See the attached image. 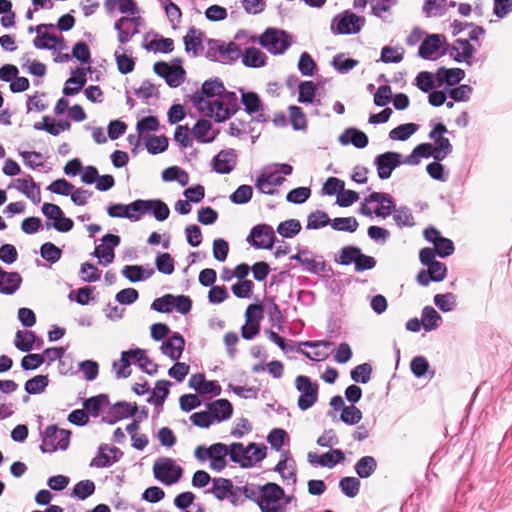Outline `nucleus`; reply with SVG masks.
I'll return each mask as SVG.
<instances>
[{
    "label": "nucleus",
    "instance_id": "f03ea898",
    "mask_svg": "<svg viewBox=\"0 0 512 512\" xmlns=\"http://www.w3.org/2000/svg\"><path fill=\"white\" fill-rule=\"evenodd\" d=\"M192 102L202 115L214 118L217 122L225 121L234 111V104H228L224 98H211L202 92L196 93Z\"/></svg>",
    "mask_w": 512,
    "mask_h": 512
},
{
    "label": "nucleus",
    "instance_id": "20e7f679",
    "mask_svg": "<svg viewBox=\"0 0 512 512\" xmlns=\"http://www.w3.org/2000/svg\"><path fill=\"white\" fill-rule=\"evenodd\" d=\"M266 456V447L255 443L247 446L242 443L230 445V459L242 467H251L263 460Z\"/></svg>",
    "mask_w": 512,
    "mask_h": 512
},
{
    "label": "nucleus",
    "instance_id": "a211bd4d",
    "mask_svg": "<svg viewBox=\"0 0 512 512\" xmlns=\"http://www.w3.org/2000/svg\"><path fill=\"white\" fill-rule=\"evenodd\" d=\"M446 132V126L439 123L434 127V129L429 134V137L434 142L432 145L436 150L437 161L444 160L452 152V145L449 139L444 136Z\"/></svg>",
    "mask_w": 512,
    "mask_h": 512
},
{
    "label": "nucleus",
    "instance_id": "393cba45",
    "mask_svg": "<svg viewBox=\"0 0 512 512\" xmlns=\"http://www.w3.org/2000/svg\"><path fill=\"white\" fill-rule=\"evenodd\" d=\"M88 68H76L71 72V77L66 81L63 93L66 96L76 95L81 91L87 81V72H90Z\"/></svg>",
    "mask_w": 512,
    "mask_h": 512
},
{
    "label": "nucleus",
    "instance_id": "6e6d98bb",
    "mask_svg": "<svg viewBox=\"0 0 512 512\" xmlns=\"http://www.w3.org/2000/svg\"><path fill=\"white\" fill-rule=\"evenodd\" d=\"M219 60L223 63L231 62L241 55L240 48L234 42L219 46Z\"/></svg>",
    "mask_w": 512,
    "mask_h": 512
},
{
    "label": "nucleus",
    "instance_id": "338daca9",
    "mask_svg": "<svg viewBox=\"0 0 512 512\" xmlns=\"http://www.w3.org/2000/svg\"><path fill=\"white\" fill-rule=\"evenodd\" d=\"M360 249L355 246H347L342 248L335 258V261L342 265H349L355 263Z\"/></svg>",
    "mask_w": 512,
    "mask_h": 512
},
{
    "label": "nucleus",
    "instance_id": "e433bc0d",
    "mask_svg": "<svg viewBox=\"0 0 512 512\" xmlns=\"http://www.w3.org/2000/svg\"><path fill=\"white\" fill-rule=\"evenodd\" d=\"M195 139L202 143L212 142L217 135V131L212 129V125L207 120H199L192 129Z\"/></svg>",
    "mask_w": 512,
    "mask_h": 512
},
{
    "label": "nucleus",
    "instance_id": "2f4dec72",
    "mask_svg": "<svg viewBox=\"0 0 512 512\" xmlns=\"http://www.w3.org/2000/svg\"><path fill=\"white\" fill-rule=\"evenodd\" d=\"M208 409L215 422H222L231 418L232 404L226 399H218L208 405Z\"/></svg>",
    "mask_w": 512,
    "mask_h": 512
},
{
    "label": "nucleus",
    "instance_id": "f257e3e1",
    "mask_svg": "<svg viewBox=\"0 0 512 512\" xmlns=\"http://www.w3.org/2000/svg\"><path fill=\"white\" fill-rule=\"evenodd\" d=\"M247 497H256L262 512H284L289 499L285 497L283 489L275 483H267L257 488V492L245 488Z\"/></svg>",
    "mask_w": 512,
    "mask_h": 512
},
{
    "label": "nucleus",
    "instance_id": "c03bdc74",
    "mask_svg": "<svg viewBox=\"0 0 512 512\" xmlns=\"http://www.w3.org/2000/svg\"><path fill=\"white\" fill-rule=\"evenodd\" d=\"M258 305H249L245 316H246V324L242 327V336L245 339H252L259 332V322L256 319L251 318V312L258 311Z\"/></svg>",
    "mask_w": 512,
    "mask_h": 512
},
{
    "label": "nucleus",
    "instance_id": "864d4df0",
    "mask_svg": "<svg viewBox=\"0 0 512 512\" xmlns=\"http://www.w3.org/2000/svg\"><path fill=\"white\" fill-rule=\"evenodd\" d=\"M363 414L355 405H348L342 408L340 420L347 425H356L362 420Z\"/></svg>",
    "mask_w": 512,
    "mask_h": 512
},
{
    "label": "nucleus",
    "instance_id": "79ce46f5",
    "mask_svg": "<svg viewBox=\"0 0 512 512\" xmlns=\"http://www.w3.org/2000/svg\"><path fill=\"white\" fill-rule=\"evenodd\" d=\"M465 76V72L460 68H440L436 73L439 82L453 86L459 83Z\"/></svg>",
    "mask_w": 512,
    "mask_h": 512
},
{
    "label": "nucleus",
    "instance_id": "cd10ccee",
    "mask_svg": "<svg viewBox=\"0 0 512 512\" xmlns=\"http://www.w3.org/2000/svg\"><path fill=\"white\" fill-rule=\"evenodd\" d=\"M189 386L200 394L217 396L221 393V387L217 381H208L203 374H194L189 379Z\"/></svg>",
    "mask_w": 512,
    "mask_h": 512
},
{
    "label": "nucleus",
    "instance_id": "7ed1b4c3",
    "mask_svg": "<svg viewBox=\"0 0 512 512\" xmlns=\"http://www.w3.org/2000/svg\"><path fill=\"white\" fill-rule=\"evenodd\" d=\"M292 166L289 164H273L265 167L255 181L256 188L264 194H274L277 187L283 184V175H290Z\"/></svg>",
    "mask_w": 512,
    "mask_h": 512
},
{
    "label": "nucleus",
    "instance_id": "f3484780",
    "mask_svg": "<svg viewBox=\"0 0 512 512\" xmlns=\"http://www.w3.org/2000/svg\"><path fill=\"white\" fill-rule=\"evenodd\" d=\"M154 71L157 75L164 78L171 87L180 86L185 79V71L180 65L157 62L154 64Z\"/></svg>",
    "mask_w": 512,
    "mask_h": 512
},
{
    "label": "nucleus",
    "instance_id": "f8f14e48",
    "mask_svg": "<svg viewBox=\"0 0 512 512\" xmlns=\"http://www.w3.org/2000/svg\"><path fill=\"white\" fill-rule=\"evenodd\" d=\"M364 23L365 19L363 17L345 12L333 19L331 30L337 34H356L361 30Z\"/></svg>",
    "mask_w": 512,
    "mask_h": 512
},
{
    "label": "nucleus",
    "instance_id": "603ef678",
    "mask_svg": "<svg viewBox=\"0 0 512 512\" xmlns=\"http://www.w3.org/2000/svg\"><path fill=\"white\" fill-rule=\"evenodd\" d=\"M147 213H152L158 221L169 217V207L161 200H147Z\"/></svg>",
    "mask_w": 512,
    "mask_h": 512
},
{
    "label": "nucleus",
    "instance_id": "69168bd1",
    "mask_svg": "<svg viewBox=\"0 0 512 512\" xmlns=\"http://www.w3.org/2000/svg\"><path fill=\"white\" fill-rule=\"evenodd\" d=\"M169 385L166 380L158 381L148 401L156 406H161L169 393Z\"/></svg>",
    "mask_w": 512,
    "mask_h": 512
},
{
    "label": "nucleus",
    "instance_id": "e2e57ef3",
    "mask_svg": "<svg viewBox=\"0 0 512 512\" xmlns=\"http://www.w3.org/2000/svg\"><path fill=\"white\" fill-rule=\"evenodd\" d=\"M301 230V224L296 219H289L281 222L277 227V232L286 238H292Z\"/></svg>",
    "mask_w": 512,
    "mask_h": 512
},
{
    "label": "nucleus",
    "instance_id": "4c0bfd02",
    "mask_svg": "<svg viewBox=\"0 0 512 512\" xmlns=\"http://www.w3.org/2000/svg\"><path fill=\"white\" fill-rule=\"evenodd\" d=\"M122 274L131 282L142 281L150 278L154 274L153 268H144L138 265H126L122 269Z\"/></svg>",
    "mask_w": 512,
    "mask_h": 512
},
{
    "label": "nucleus",
    "instance_id": "bf43d9fd",
    "mask_svg": "<svg viewBox=\"0 0 512 512\" xmlns=\"http://www.w3.org/2000/svg\"><path fill=\"white\" fill-rule=\"evenodd\" d=\"M185 49L188 53L192 52L194 55L201 47L202 33L194 28H191L184 37Z\"/></svg>",
    "mask_w": 512,
    "mask_h": 512
},
{
    "label": "nucleus",
    "instance_id": "bb28decb",
    "mask_svg": "<svg viewBox=\"0 0 512 512\" xmlns=\"http://www.w3.org/2000/svg\"><path fill=\"white\" fill-rule=\"evenodd\" d=\"M13 187L24 194L33 203L38 204L41 201V192L38 185L34 182L31 176L16 179Z\"/></svg>",
    "mask_w": 512,
    "mask_h": 512
},
{
    "label": "nucleus",
    "instance_id": "ddd939ff",
    "mask_svg": "<svg viewBox=\"0 0 512 512\" xmlns=\"http://www.w3.org/2000/svg\"><path fill=\"white\" fill-rule=\"evenodd\" d=\"M260 44L272 54H282L289 46L288 35L277 29H268L261 37Z\"/></svg>",
    "mask_w": 512,
    "mask_h": 512
},
{
    "label": "nucleus",
    "instance_id": "0e129e2a",
    "mask_svg": "<svg viewBox=\"0 0 512 512\" xmlns=\"http://www.w3.org/2000/svg\"><path fill=\"white\" fill-rule=\"evenodd\" d=\"M289 118H290L292 127L295 130H305L307 128L306 116L300 107L294 106V105L290 106L289 107Z\"/></svg>",
    "mask_w": 512,
    "mask_h": 512
},
{
    "label": "nucleus",
    "instance_id": "6ab92c4d",
    "mask_svg": "<svg viewBox=\"0 0 512 512\" xmlns=\"http://www.w3.org/2000/svg\"><path fill=\"white\" fill-rule=\"evenodd\" d=\"M424 237L427 241L434 244L435 252L438 256L445 258L454 252L453 242L448 238L442 237L437 229L433 227L425 229Z\"/></svg>",
    "mask_w": 512,
    "mask_h": 512
},
{
    "label": "nucleus",
    "instance_id": "58836bf2",
    "mask_svg": "<svg viewBox=\"0 0 512 512\" xmlns=\"http://www.w3.org/2000/svg\"><path fill=\"white\" fill-rule=\"evenodd\" d=\"M421 321L425 331L436 330L442 323L441 315L432 307L425 306L422 309Z\"/></svg>",
    "mask_w": 512,
    "mask_h": 512
},
{
    "label": "nucleus",
    "instance_id": "680f3d73",
    "mask_svg": "<svg viewBox=\"0 0 512 512\" xmlns=\"http://www.w3.org/2000/svg\"><path fill=\"white\" fill-rule=\"evenodd\" d=\"M134 363H137L141 370L150 375L157 371V365L146 356L142 349H134Z\"/></svg>",
    "mask_w": 512,
    "mask_h": 512
},
{
    "label": "nucleus",
    "instance_id": "4be33fe9",
    "mask_svg": "<svg viewBox=\"0 0 512 512\" xmlns=\"http://www.w3.org/2000/svg\"><path fill=\"white\" fill-rule=\"evenodd\" d=\"M344 458V453L339 449H333L321 455L315 452H309L307 454L308 462L311 465L328 468L334 467L337 463L343 461Z\"/></svg>",
    "mask_w": 512,
    "mask_h": 512
},
{
    "label": "nucleus",
    "instance_id": "052dcab7",
    "mask_svg": "<svg viewBox=\"0 0 512 512\" xmlns=\"http://www.w3.org/2000/svg\"><path fill=\"white\" fill-rule=\"evenodd\" d=\"M276 471L279 472L284 479L295 481V463L294 460L287 455H284V458L278 462Z\"/></svg>",
    "mask_w": 512,
    "mask_h": 512
},
{
    "label": "nucleus",
    "instance_id": "423d86ee",
    "mask_svg": "<svg viewBox=\"0 0 512 512\" xmlns=\"http://www.w3.org/2000/svg\"><path fill=\"white\" fill-rule=\"evenodd\" d=\"M194 455L201 462L210 460L209 467L212 470L221 471L227 464L226 456H230V446L222 443H215L208 448L198 446Z\"/></svg>",
    "mask_w": 512,
    "mask_h": 512
},
{
    "label": "nucleus",
    "instance_id": "8fccbe9b",
    "mask_svg": "<svg viewBox=\"0 0 512 512\" xmlns=\"http://www.w3.org/2000/svg\"><path fill=\"white\" fill-rule=\"evenodd\" d=\"M211 492L219 500L226 499L227 497L233 495L232 484L227 479H214Z\"/></svg>",
    "mask_w": 512,
    "mask_h": 512
},
{
    "label": "nucleus",
    "instance_id": "5fc2aeb1",
    "mask_svg": "<svg viewBox=\"0 0 512 512\" xmlns=\"http://www.w3.org/2000/svg\"><path fill=\"white\" fill-rule=\"evenodd\" d=\"M36 336L31 331H18L15 336V346L17 349L28 352L32 350Z\"/></svg>",
    "mask_w": 512,
    "mask_h": 512
},
{
    "label": "nucleus",
    "instance_id": "37998d69",
    "mask_svg": "<svg viewBox=\"0 0 512 512\" xmlns=\"http://www.w3.org/2000/svg\"><path fill=\"white\" fill-rule=\"evenodd\" d=\"M131 362L134 363V349L122 352L120 360L113 364L117 378H126L130 375Z\"/></svg>",
    "mask_w": 512,
    "mask_h": 512
},
{
    "label": "nucleus",
    "instance_id": "a878e982",
    "mask_svg": "<svg viewBox=\"0 0 512 512\" xmlns=\"http://www.w3.org/2000/svg\"><path fill=\"white\" fill-rule=\"evenodd\" d=\"M184 346V338L179 333L175 332L162 343L160 349L165 356L176 361L181 357Z\"/></svg>",
    "mask_w": 512,
    "mask_h": 512
},
{
    "label": "nucleus",
    "instance_id": "13d9d810",
    "mask_svg": "<svg viewBox=\"0 0 512 512\" xmlns=\"http://www.w3.org/2000/svg\"><path fill=\"white\" fill-rule=\"evenodd\" d=\"M404 49L400 46H384L381 51L380 60L384 63H399L402 61Z\"/></svg>",
    "mask_w": 512,
    "mask_h": 512
},
{
    "label": "nucleus",
    "instance_id": "ea45409f",
    "mask_svg": "<svg viewBox=\"0 0 512 512\" xmlns=\"http://www.w3.org/2000/svg\"><path fill=\"white\" fill-rule=\"evenodd\" d=\"M451 56L457 61H466L473 55V47L466 39H457L450 52Z\"/></svg>",
    "mask_w": 512,
    "mask_h": 512
},
{
    "label": "nucleus",
    "instance_id": "b1692460",
    "mask_svg": "<svg viewBox=\"0 0 512 512\" xmlns=\"http://www.w3.org/2000/svg\"><path fill=\"white\" fill-rule=\"evenodd\" d=\"M237 154L234 149L220 151L213 159V168L217 173H230L236 166Z\"/></svg>",
    "mask_w": 512,
    "mask_h": 512
},
{
    "label": "nucleus",
    "instance_id": "09e8293b",
    "mask_svg": "<svg viewBox=\"0 0 512 512\" xmlns=\"http://www.w3.org/2000/svg\"><path fill=\"white\" fill-rule=\"evenodd\" d=\"M433 301L434 304L444 313L453 311L457 306V297L451 292L436 294Z\"/></svg>",
    "mask_w": 512,
    "mask_h": 512
},
{
    "label": "nucleus",
    "instance_id": "412c9836",
    "mask_svg": "<svg viewBox=\"0 0 512 512\" xmlns=\"http://www.w3.org/2000/svg\"><path fill=\"white\" fill-rule=\"evenodd\" d=\"M121 455L122 453L118 448L103 444L91 460L90 466L96 468L110 467L120 459Z\"/></svg>",
    "mask_w": 512,
    "mask_h": 512
},
{
    "label": "nucleus",
    "instance_id": "f704fd0d",
    "mask_svg": "<svg viewBox=\"0 0 512 512\" xmlns=\"http://www.w3.org/2000/svg\"><path fill=\"white\" fill-rule=\"evenodd\" d=\"M443 37L438 34L428 36L419 48V55L424 59L436 58L442 45Z\"/></svg>",
    "mask_w": 512,
    "mask_h": 512
},
{
    "label": "nucleus",
    "instance_id": "4d7b16f0",
    "mask_svg": "<svg viewBox=\"0 0 512 512\" xmlns=\"http://www.w3.org/2000/svg\"><path fill=\"white\" fill-rule=\"evenodd\" d=\"M359 224L355 217H339L331 221V227L337 231L355 232Z\"/></svg>",
    "mask_w": 512,
    "mask_h": 512
},
{
    "label": "nucleus",
    "instance_id": "2eb2a0df",
    "mask_svg": "<svg viewBox=\"0 0 512 512\" xmlns=\"http://www.w3.org/2000/svg\"><path fill=\"white\" fill-rule=\"evenodd\" d=\"M143 18L140 15L137 16H123L119 18L114 28L118 32V41L120 44H125L131 40V38L139 33V28L143 25Z\"/></svg>",
    "mask_w": 512,
    "mask_h": 512
},
{
    "label": "nucleus",
    "instance_id": "de8ad7c7",
    "mask_svg": "<svg viewBox=\"0 0 512 512\" xmlns=\"http://www.w3.org/2000/svg\"><path fill=\"white\" fill-rule=\"evenodd\" d=\"M418 128L415 123L401 124L389 132V137L392 140L405 141L417 132Z\"/></svg>",
    "mask_w": 512,
    "mask_h": 512
},
{
    "label": "nucleus",
    "instance_id": "5701e85b",
    "mask_svg": "<svg viewBox=\"0 0 512 512\" xmlns=\"http://www.w3.org/2000/svg\"><path fill=\"white\" fill-rule=\"evenodd\" d=\"M250 237L252 238L253 245L255 247L270 249L273 245L275 235L272 227L262 224L257 225L252 229Z\"/></svg>",
    "mask_w": 512,
    "mask_h": 512
},
{
    "label": "nucleus",
    "instance_id": "473e14b6",
    "mask_svg": "<svg viewBox=\"0 0 512 512\" xmlns=\"http://www.w3.org/2000/svg\"><path fill=\"white\" fill-rule=\"evenodd\" d=\"M114 57L117 64V69L121 74H128L134 70L135 60L132 56V53L122 45L115 49Z\"/></svg>",
    "mask_w": 512,
    "mask_h": 512
},
{
    "label": "nucleus",
    "instance_id": "4468645a",
    "mask_svg": "<svg viewBox=\"0 0 512 512\" xmlns=\"http://www.w3.org/2000/svg\"><path fill=\"white\" fill-rule=\"evenodd\" d=\"M296 389L301 393L298 406L301 410H307L317 401L318 386L312 383L306 376H298L295 380Z\"/></svg>",
    "mask_w": 512,
    "mask_h": 512
},
{
    "label": "nucleus",
    "instance_id": "a19ab883",
    "mask_svg": "<svg viewBox=\"0 0 512 512\" xmlns=\"http://www.w3.org/2000/svg\"><path fill=\"white\" fill-rule=\"evenodd\" d=\"M242 63L247 67L259 68L265 65L266 55L261 50L250 47L242 54Z\"/></svg>",
    "mask_w": 512,
    "mask_h": 512
},
{
    "label": "nucleus",
    "instance_id": "72a5a7b5",
    "mask_svg": "<svg viewBox=\"0 0 512 512\" xmlns=\"http://www.w3.org/2000/svg\"><path fill=\"white\" fill-rule=\"evenodd\" d=\"M22 278L17 272H6L4 270L0 273V293L6 295L14 294L20 287Z\"/></svg>",
    "mask_w": 512,
    "mask_h": 512
},
{
    "label": "nucleus",
    "instance_id": "c85d7f7f",
    "mask_svg": "<svg viewBox=\"0 0 512 512\" xmlns=\"http://www.w3.org/2000/svg\"><path fill=\"white\" fill-rule=\"evenodd\" d=\"M338 141L343 146L352 144L354 147L359 149L365 148L368 145L367 135L354 127L345 129L339 135Z\"/></svg>",
    "mask_w": 512,
    "mask_h": 512
},
{
    "label": "nucleus",
    "instance_id": "aec40b11",
    "mask_svg": "<svg viewBox=\"0 0 512 512\" xmlns=\"http://www.w3.org/2000/svg\"><path fill=\"white\" fill-rule=\"evenodd\" d=\"M402 155L397 152H386L376 157L375 165L377 167L378 176L381 179H387L391 176L392 171L401 164Z\"/></svg>",
    "mask_w": 512,
    "mask_h": 512
},
{
    "label": "nucleus",
    "instance_id": "9d476101",
    "mask_svg": "<svg viewBox=\"0 0 512 512\" xmlns=\"http://www.w3.org/2000/svg\"><path fill=\"white\" fill-rule=\"evenodd\" d=\"M41 211L48 219L46 222L47 228H54L58 232H68L73 228V221L64 216L62 209L52 203H44Z\"/></svg>",
    "mask_w": 512,
    "mask_h": 512
},
{
    "label": "nucleus",
    "instance_id": "3c124183",
    "mask_svg": "<svg viewBox=\"0 0 512 512\" xmlns=\"http://www.w3.org/2000/svg\"><path fill=\"white\" fill-rule=\"evenodd\" d=\"M377 466L376 460L372 456L362 457L355 465V471L361 478H367L373 474Z\"/></svg>",
    "mask_w": 512,
    "mask_h": 512
},
{
    "label": "nucleus",
    "instance_id": "49530a36",
    "mask_svg": "<svg viewBox=\"0 0 512 512\" xmlns=\"http://www.w3.org/2000/svg\"><path fill=\"white\" fill-rule=\"evenodd\" d=\"M301 265H304L309 272L320 273L326 271V263L322 256H317L307 250L306 256L302 258Z\"/></svg>",
    "mask_w": 512,
    "mask_h": 512
},
{
    "label": "nucleus",
    "instance_id": "1a4fd4ad",
    "mask_svg": "<svg viewBox=\"0 0 512 512\" xmlns=\"http://www.w3.org/2000/svg\"><path fill=\"white\" fill-rule=\"evenodd\" d=\"M154 477L165 485H172L181 478L182 468L170 458H160L153 465Z\"/></svg>",
    "mask_w": 512,
    "mask_h": 512
},
{
    "label": "nucleus",
    "instance_id": "7c9ffc66",
    "mask_svg": "<svg viewBox=\"0 0 512 512\" xmlns=\"http://www.w3.org/2000/svg\"><path fill=\"white\" fill-rule=\"evenodd\" d=\"M203 94L213 98H224L228 104H234L236 107V96L234 93H225L223 84L218 80H208L202 85Z\"/></svg>",
    "mask_w": 512,
    "mask_h": 512
},
{
    "label": "nucleus",
    "instance_id": "0eeeda50",
    "mask_svg": "<svg viewBox=\"0 0 512 512\" xmlns=\"http://www.w3.org/2000/svg\"><path fill=\"white\" fill-rule=\"evenodd\" d=\"M70 432L48 426L45 429L40 449L43 453H53L57 450H66L69 446Z\"/></svg>",
    "mask_w": 512,
    "mask_h": 512
},
{
    "label": "nucleus",
    "instance_id": "c756f323",
    "mask_svg": "<svg viewBox=\"0 0 512 512\" xmlns=\"http://www.w3.org/2000/svg\"><path fill=\"white\" fill-rule=\"evenodd\" d=\"M312 349L311 352L301 351L307 358L314 361H322L329 357L332 343L329 341H307L302 344Z\"/></svg>",
    "mask_w": 512,
    "mask_h": 512
},
{
    "label": "nucleus",
    "instance_id": "6e6552de",
    "mask_svg": "<svg viewBox=\"0 0 512 512\" xmlns=\"http://www.w3.org/2000/svg\"><path fill=\"white\" fill-rule=\"evenodd\" d=\"M191 306L192 303L188 296H174L172 294H167L163 297L155 299L151 305V308L162 313H169L173 310H176L181 314H187L190 311Z\"/></svg>",
    "mask_w": 512,
    "mask_h": 512
},
{
    "label": "nucleus",
    "instance_id": "dca6fc26",
    "mask_svg": "<svg viewBox=\"0 0 512 512\" xmlns=\"http://www.w3.org/2000/svg\"><path fill=\"white\" fill-rule=\"evenodd\" d=\"M120 243V238L117 235L106 234L102 238V243L97 245L94 250V256L99 260V264L107 266L114 261L115 254L114 248Z\"/></svg>",
    "mask_w": 512,
    "mask_h": 512
},
{
    "label": "nucleus",
    "instance_id": "39448f33",
    "mask_svg": "<svg viewBox=\"0 0 512 512\" xmlns=\"http://www.w3.org/2000/svg\"><path fill=\"white\" fill-rule=\"evenodd\" d=\"M393 208L394 202L389 194L374 192L364 199L359 212L368 217L375 214L377 217L385 219L391 215Z\"/></svg>",
    "mask_w": 512,
    "mask_h": 512
},
{
    "label": "nucleus",
    "instance_id": "c9c22d12",
    "mask_svg": "<svg viewBox=\"0 0 512 512\" xmlns=\"http://www.w3.org/2000/svg\"><path fill=\"white\" fill-rule=\"evenodd\" d=\"M104 6L110 14L118 10L126 16L139 15V9L133 0H106Z\"/></svg>",
    "mask_w": 512,
    "mask_h": 512
},
{
    "label": "nucleus",
    "instance_id": "774afa93",
    "mask_svg": "<svg viewBox=\"0 0 512 512\" xmlns=\"http://www.w3.org/2000/svg\"><path fill=\"white\" fill-rule=\"evenodd\" d=\"M146 148L151 154H158L168 147V140L165 136H151L145 141Z\"/></svg>",
    "mask_w": 512,
    "mask_h": 512
},
{
    "label": "nucleus",
    "instance_id": "a18cd8bd",
    "mask_svg": "<svg viewBox=\"0 0 512 512\" xmlns=\"http://www.w3.org/2000/svg\"><path fill=\"white\" fill-rule=\"evenodd\" d=\"M392 216L395 224L399 228L403 227H413L415 225L414 216L411 212V210L407 207H399V208H393L392 210Z\"/></svg>",
    "mask_w": 512,
    "mask_h": 512
},
{
    "label": "nucleus",
    "instance_id": "9b49d317",
    "mask_svg": "<svg viewBox=\"0 0 512 512\" xmlns=\"http://www.w3.org/2000/svg\"><path fill=\"white\" fill-rule=\"evenodd\" d=\"M53 28L52 24H41L38 25L35 29L33 27L29 28V32L35 31L37 36L34 39V46L38 49H49V50H62L65 49V45L63 43V38L58 37L57 35L50 33L47 31V28Z\"/></svg>",
    "mask_w": 512,
    "mask_h": 512
}]
</instances>
